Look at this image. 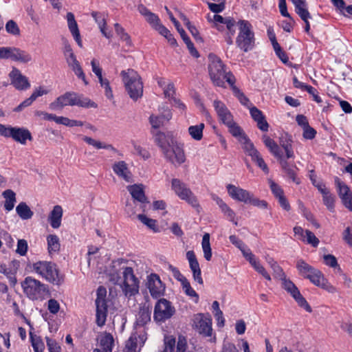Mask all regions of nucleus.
Returning a JSON list of instances; mask_svg holds the SVG:
<instances>
[{"mask_svg": "<svg viewBox=\"0 0 352 352\" xmlns=\"http://www.w3.org/2000/svg\"><path fill=\"white\" fill-rule=\"evenodd\" d=\"M120 74L130 98L133 100L141 98L143 94V84L138 74L133 69H129L126 71H122Z\"/></svg>", "mask_w": 352, "mask_h": 352, "instance_id": "nucleus-5", "label": "nucleus"}, {"mask_svg": "<svg viewBox=\"0 0 352 352\" xmlns=\"http://www.w3.org/2000/svg\"><path fill=\"white\" fill-rule=\"evenodd\" d=\"M208 6L209 9L214 13L221 12L225 9V3L222 1L217 3L208 2Z\"/></svg>", "mask_w": 352, "mask_h": 352, "instance_id": "nucleus-61", "label": "nucleus"}, {"mask_svg": "<svg viewBox=\"0 0 352 352\" xmlns=\"http://www.w3.org/2000/svg\"><path fill=\"white\" fill-rule=\"evenodd\" d=\"M30 340L32 342V347L34 349V352H43L44 350V344L41 339L40 337L36 336H33L32 333H30Z\"/></svg>", "mask_w": 352, "mask_h": 352, "instance_id": "nucleus-46", "label": "nucleus"}, {"mask_svg": "<svg viewBox=\"0 0 352 352\" xmlns=\"http://www.w3.org/2000/svg\"><path fill=\"white\" fill-rule=\"evenodd\" d=\"M63 217V209L60 206H55L51 211L48 220L53 228L57 229L61 225V219Z\"/></svg>", "mask_w": 352, "mask_h": 352, "instance_id": "nucleus-27", "label": "nucleus"}, {"mask_svg": "<svg viewBox=\"0 0 352 352\" xmlns=\"http://www.w3.org/2000/svg\"><path fill=\"white\" fill-rule=\"evenodd\" d=\"M255 156L256 157H252V160L253 162H254L257 166L261 168L265 173H268L269 172V169H268V167L267 166V164H265V162H264L263 157H261V154L259 153V152L255 155Z\"/></svg>", "mask_w": 352, "mask_h": 352, "instance_id": "nucleus-52", "label": "nucleus"}, {"mask_svg": "<svg viewBox=\"0 0 352 352\" xmlns=\"http://www.w3.org/2000/svg\"><path fill=\"white\" fill-rule=\"evenodd\" d=\"M146 287L153 298H159L164 295L165 286L156 274H151L147 276Z\"/></svg>", "mask_w": 352, "mask_h": 352, "instance_id": "nucleus-14", "label": "nucleus"}, {"mask_svg": "<svg viewBox=\"0 0 352 352\" xmlns=\"http://www.w3.org/2000/svg\"><path fill=\"white\" fill-rule=\"evenodd\" d=\"M294 5L295 11L301 18L305 20L307 18H311L310 13L307 10V3L305 0H291Z\"/></svg>", "mask_w": 352, "mask_h": 352, "instance_id": "nucleus-31", "label": "nucleus"}, {"mask_svg": "<svg viewBox=\"0 0 352 352\" xmlns=\"http://www.w3.org/2000/svg\"><path fill=\"white\" fill-rule=\"evenodd\" d=\"M226 125L228 127L230 133L234 137L236 138L239 142L241 141L242 137H247L241 128L237 125L233 120L230 121V124H226Z\"/></svg>", "mask_w": 352, "mask_h": 352, "instance_id": "nucleus-43", "label": "nucleus"}, {"mask_svg": "<svg viewBox=\"0 0 352 352\" xmlns=\"http://www.w3.org/2000/svg\"><path fill=\"white\" fill-rule=\"evenodd\" d=\"M122 263L123 260L113 261L106 267L104 273L111 283L120 285L126 297L131 298L139 293L140 280L133 268L122 266Z\"/></svg>", "mask_w": 352, "mask_h": 352, "instance_id": "nucleus-1", "label": "nucleus"}, {"mask_svg": "<svg viewBox=\"0 0 352 352\" xmlns=\"http://www.w3.org/2000/svg\"><path fill=\"white\" fill-rule=\"evenodd\" d=\"M13 61L19 62L21 63H28L32 60V55L27 51L23 50L18 47H12L10 58Z\"/></svg>", "mask_w": 352, "mask_h": 352, "instance_id": "nucleus-25", "label": "nucleus"}, {"mask_svg": "<svg viewBox=\"0 0 352 352\" xmlns=\"http://www.w3.org/2000/svg\"><path fill=\"white\" fill-rule=\"evenodd\" d=\"M182 285L184 293L191 298H195V301L197 302L199 300V296L197 292L191 287L190 282L187 280L186 282L183 283Z\"/></svg>", "mask_w": 352, "mask_h": 352, "instance_id": "nucleus-49", "label": "nucleus"}, {"mask_svg": "<svg viewBox=\"0 0 352 352\" xmlns=\"http://www.w3.org/2000/svg\"><path fill=\"white\" fill-rule=\"evenodd\" d=\"M186 258L188 261L190 268L192 272L194 280L200 285H203L204 281L201 277V269L195 252L192 250L188 251L186 252Z\"/></svg>", "mask_w": 352, "mask_h": 352, "instance_id": "nucleus-20", "label": "nucleus"}, {"mask_svg": "<svg viewBox=\"0 0 352 352\" xmlns=\"http://www.w3.org/2000/svg\"><path fill=\"white\" fill-rule=\"evenodd\" d=\"M82 140L89 145L92 146L96 149H107L111 151H116L115 148L111 144H105L99 140H95L91 137L85 136Z\"/></svg>", "mask_w": 352, "mask_h": 352, "instance_id": "nucleus-36", "label": "nucleus"}, {"mask_svg": "<svg viewBox=\"0 0 352 352\" xmlns=\"http://www.w3.org/2000/svg\"><path fill=\"white\" fill-rule=\"evenodd\" d=\"M213 107L219 120L225 125L226 124H230V121L233 120V117L226 104L221 100H214L213 101Z\"/></svg>", "mask_w": 352, "mask_h": 352, "instance_id": "nucleus-21", "label": "nucleus"}, {"mask_svg": "<svg viewBox=\"0 0 352 352\" xmlns=\"http://www.w3.org/2000/svg\"><path fill=\"white\" fill-rule=\"evenodd\" d=\"M201 247L204 252V257L208 261L212 258V249L210 243V234L205 233L202 238Z\"/></svg>", "mask_w": 352, "mask_h": 352, "instance_id": "nucleus-39", "label": "nucleus"}, {"mask_svg": "<svg viewBox=\"0 0 352 352\" xmlns=\"http://www.w3.org/2000/svg\"><path fill=\"white\" fill-rule=\"evenodd\" d=\"M11 85H12L17 90H25L30 87V83L28 78L23 76L21 71L13 67L9 74Z\"/></svg>", "mask_w": 352, "mask_h": 352, "instance_id": "nucleus-16", "label": "nucleus"}, {"mask_svg": "<svg viewBox=\"0 0 352 352\" xmlns=\"http://www.w3.org/2000/svg\"><path fill=\"white\" fill-rule=\"evenodd\" d=\"M334 197L329 193V192H323V202L331 211L334 208Z\"/></svg>", "mask_w": 352, "mask_h": 352, "instance_id": "nucleus-50", "label": "nucleus"}, {"mask_svg": "<svg viewBox=\"0 0 352 352\" xmlns=\"http://www.w3.org/2000/svg\"><path fill=\"white\" fill-rule=\"evenodd\" d=\"M305 278H308L312 283L317 286H321L322 287H324V276L321 272L317 269L314 268L311 273L309 274Z\"/></svg>", "mask_w": 352, "mask_h": 352, "instance_id": "nucleus-38", "label": "nucleus"}, {"mask_svg": "<svg viewBox=\"0 0 352 352\" xmlns=\"http://www.w3.org/2000/svg\"><path fill=\"white\" fill-rule=\"evenodd\" d=\"M176 340L173 336H166L164 338V348L161 352H173L175 348Z\"/></svg>", "mask_w": 352, "mask_h": 352, "instance_id": "nucleus-48", "label": "nucleus"}, {"mask_svg": "<svg viewBox=\"0 0 352 352\" xmlns=\"http://www.w3.org/2000/svg\"><path fill=\"white\" fill-rule=\"evenodd\" d=\"M28 243L25 239H19L17 242V248L16 252L21 256L26 254L28 251Z\"/></svg>", "mask_w": 352, "mask_h": 352, "instance_id": "nucleus-59", "label": "nucleus"}, {"mask_svg": "<svg viewBox=\"0 0 352 352\" xmlns=\"http://www.w3.org/2000/svg\"><path fill=\"white\" fill-rule=\"evenodd\" d=\"M154 140L155 142L160 147L162 152L176 141L170 135H166L160 131L156 133L154 136Z\"/></svg>", "mask_w": 352, "mask_h": 352, "instance_id": "nucleus-26", "label": "nucleus"}, {"mask_svg": "<svg viewBox=\"0 0 352 352\" xmlns=\"http://www.w3.org/2000/svg\"><path fill=\"white\" fill-rule=\"evenodd\" d=\"M24 294L31 300L41 299L45 292V285L41 281L31 277H26L21 283Z\"/></svg>", "mask_w": 352, "mask_h": 352, "instance_id": "nucleus-8", "label": "nucleus"}, {"mask_svg": "<svg viewBox=\"0 0 352 352\" xmlns=\"http://www.w3.org/2000/svg\"><path fill=\"white\" fill-rule=\"evenodd\" d=\"M175 311L170 302L165 298H160L155 305L153 318L157 322H164L172 317Z\"/></svg>", "mask_w": 352, "mask_h": 352, "instance_id": "nucleus-10", "label": "nucleus"}, {"mask_svg": "<svg viewBox=\"0 0 352 352\" xmlns=\"http://www.w3.org/2000/svg\"><path fill=\"white\" fill-rule=\"evenodd\" d=\"M271 190L274 195L278 199L284 195L283 189L272 180L269 181Z\"/></svg>", "mask_w": 352, "mask_h": 352, "instance_id": "nucleus-58", "label": "nucleus"}, {"mask_svg": "<svg viewBox=\"0 0 352 352\" xmlns=\"http://www.w3.org/2000/svg\"><path fill=\"white\" fill-rule=\"evenodd\" d=\"M338 195L343 205L349 210H352V191L349 187L340 179H335Z\"/></svg>", "mask_w": 352, "mask_h": 352, "instance_id": "nucleus-17", "label": "nucleus"}, {"mask_svg": "<svg viewBox=\"0 0 352 352\" xmlns=\"http://www.w3.org/2000/svg\"><path fill=\"white\" fill-rule=\"evenodd\" d=\"M296 268L298 271V273L302 276L304 278H306L307 276L311 273L312 270H314V267L309 265L304 260L300 259L296 262Z\"/></svg>", "mask_w": 352, "mask_h": 352, "instance_id": "nucleus-40", "label": "nucleus"}, {"mask_svg": "<svg viewBox=\"0 0 352 352\" xmlns=\"http://www.w3.org/2000/svg\"><path fill=\"white\" fill-rule=\"evenodd\" d=\"M281 285L283 288L290 294L300 307L304 308L308 312H311V307L290 279L287 278L281 283Z\"/></svg>", "mask_w": 352, "mask_h": 352, "instance_id": "nucleus-13", "label": "nucleus"}, {"mask_svg": "<svg viewBox=\"0 0 352 352\" xmlns=\"http://www.w3.org/2000/svg\"><path fill=\"white\" fill-rule=\"evenodd\" d=\"M107 291L106 289L100 286L97 289V298L96 300V323L99 327H102L105 324L107 305L105 300Z\"/></svg>", "mask_w": 352, "mask_h": 352, "instance_id": "nucleus-9", "label": "nucleus"}, {"mask_svg": "<svg viewBox=\"0 0 352 352\" xmlns=\"http://www.w3.org/2000/svg\"><path fill=\"white\" fill-rule=\"evenodd\" d=\"M239 142L243 145V149L247 155L250 156L251 158L256 157L255 155L257 154L258 151L248 137H242Z\"/></svg>", "mask_w": 352, "mask_h": 352, "instance_id": "nucleus-37", "label": "nucleus"}, {"mask_svg": "<svg viewBox=\"0 0 352 352\" xmlns=\"http://www.w3.org/2000/svg\"><path fill=\"white\" fill-rule=\"evenodd\" d=\"M162 153L166 160L175 166L183 164L186 160L182 145L179 144L177 141H175Z\"/></svg>", "mask_w": 352, "mask_h": 352, "instance_id": "nucleus-12", "label": "nucleus"}, {"mask_svg": "<svg viewBox=\"0 0 352 352\" xmlns=\"http://www.w3.org/2000/svg\"><path fill=\"white\" fill-rule=\"evenodd\" d=\"M48 250L50 254L56 252L60 250V243L58 237L55 234H50L47 237Z\"/></svg>", "mask_w": 352, "mask_h": 352, "instance_id": "nucleus-42", "label": "nucleus"}, {"mask_svg": "<svg viewBox=\"0 0 352 352\" xmlns=\"http://www.w3.org/2000/svg\"><path fill=\"white\" fill-rule=\"evenodd\" d=\"M204 124L200 123L197 125L190 126L188 128V133L191 138L195 140H200L203 137Z\"/></svg>", "mask_w": 352, "mask_h": 352, "instance_id": "nucleus-41", "label": "nucleus"}, {"mask_svg": "<svg viewBox=\"0 0 352 352\" xmlns=\"http://www.w3.org/2000/svg\"><path fill=\"white\" fill-rule=\"evenodd\" d=\"M280 160V163L283 170L287 175L296 184L299 183L298 179L296 177V167L293 164H289L287 160L283 159V157Z\"/></svg>", "mask_w": 352, "mask_h": 352, "instance_id": "nucleus-35", "label": "nucleus"}, {"mask_svg": "<svg viewBox=\"0 0 352 352\" xmlns=\"http://www.w3.org/2000/svg\"><path fill=\"white\" fill-rule=\"evenodd\" d=\"M165 8L168 12V15H169L170 21L174 23L177 30L178 31V32L179 33L183 41L186 43L190 54L196 58L199 57V52L194 47L193 43L191 42L190 39L186 34L184 30L182 28H181L179 23L173 16V14L168 11L167 7H166Z\"/></svg>", "mask_w": 352, "mask_h": 352, "instance_id": "nucleus-19", "label": "nucleus"}, {"mask_svg": "<svg viewBox=\"0 0 352 352\" xmlns=\"http://www.w3.org/2000/svg\"><path fill=\"white\" fill-rule=\"evenodd\" d=\"M231 87L232 88L234 96L239 100L240 102L243 105H247L249 102L248 98L243 94V92L241 91L239 88L234 86V84Z\"/></svg>", "mask_w": 352, "mask_h": 352, "instance_id": "nucleus-56", "label": "nucleus"}, {"mask_svg": "<svg viewBox=\"0 0 352 352\" xmlns=\"http://www.w3.org/2000/svg\"><path fill=\"white\" fill-rule=\"evenodd\" d=\"M226 189L229 196L234 200L248 204L252 193L239 186L233 184H228Z\"/></svg>", "mask_w": 352, "mask_h": 352, "instance_id": "nucleus-18", "label": "nucleus"}, {"mask_svg": "<svg viewBox=\"0 0 352 352\" xmlns=\"http://www.w3.org/2000/svg\"><path fill=\"white\" fill-rule=\"evenodd\" d=\"M6 29L8 33L12 34L14 35H17L19 34V29L16 23L12 21H9L6 25Z\"/></svg>", "mask_w": 352, "mask_h": 352, "instance_id": "nucleus-62", "label": "nucleus"}, {"mask_svg": "<svg viewBox=\"0 0 352 352\" xmlns=\"http://www.w3.org/2000/svg\"><path fill=\"white\" fill-rule=\"evenodd\" d=\"M16 212L23 220H28L32 217L34 212L25 202H21L16 207Z\"/></svg>", "mask_w": 352, "mask_h": 352, "instance_id": "nucleus-34", "label": "nucleus"}, {"mask_svg": "<svg viewBox=\"0 0 352 352\" xmlns=\"http://www.w3.org/2000/svg\"><path fill=\"white\" fill-rule=\"evenodd\" d=\"M127 190L132 197L141 203L146 202V197L144 192L143 185L134 184L127 186Z\"/></svg>", "mask_w": 352, "mask_h": 352, "instance_id": "nucleus-29", "label": "nucleus"}, {"mask_svg": "<svg viewBox=\"0 0 352 352\" xmlns=\"http://www.w3.org/2000/svg\"><path fill=\"white\" fill-rule=\"evenodd\" d=\"M272 269L275 278L280 280L281 283L287 279V276L282 267H280L276 262L272 263Z\"/></svg>", "mask_w": 352, "mask_h": 352, "instance_id": "nucleus-45", "label": "nucleus"}, {"mask_svg": "<svg viewBox=\"0 0 352 352\" xmlns=\"http://www.w3.org/2000/svg\"><path fill=\"white\" fill-rule=\"evenodd\" d=\"M209 60L208 72L214 85L223 87L226 80L230 86H232L235 82V78L232 73L226 72L225 66L221 59L214 55H210Z\"/></svg>", "mask_w": 352, "mask_h": 352, "instance_id": "nucleus-3", "label": "nucleus"}, {"mask_svg": "<svg viewBox=\"0 0 352 352\" xmlns=\"http://www.w3.org/2000/svg\"><path fill=\"white\" fill-rule=\"evenodd\" d=\"M114 340L111 334L105 333L99 338L101 352H112Z\"/></svg>", "mask_w": 352, "mask_h": 352, "instance_id": "nucleus-32", "label": "nucleus"}, {"mask_svg": "<svg viewBox=\"0 0 352 352\" xmlns=\"http://www.w3.org/2000/svg\"><path fill=\"white\" fill-rule=\"evenodd\" d=\"M192 327L201 335L208 337L212 335V319L210 316L204 314L194 315Z\"/></svg>", "mask_w": 352, "mask_h": 352, "instance_id": "nucleus-11", "label": "nucleus"}, {"mask_svg": "<svg viewBox=\"0 0 352 352\" xmlns=\"http://www.w3.org/2000/svg\"><path fill=\"white\" fill-rule=\"evenodd\" d=\"M124 352H138V339L135 336H131L126 342Z\"/></svg>", "mask_w": 352, "mask_h": 352, "instance_id": "nucleus-47", "label": "nucleus"}, {"mask_svg": "<svg viewBox=\"0 0 352 352\" xmlns=\"http://www.w3.org/2000/svg\"><path fill=\"white\" fill-rule=\"evenodd\" d=\"M151 311L148 306L144 305L140 307L138 314L136 316V324L139 326H144L151 321Z\"/></svg>", "mask_w": 352, "mask_h": 352, "instance_id": "nucleus-28", "label": "nucleus"}, {"mask_svg": "<svg viewBox=\"0 0 352 352\" xmlns=\"http://www.w3.org/2000/svg\"><path fill=\"white\" fill-rule=\"evenodd\" d=\"M32 270L41 277L55 285H60L64 282V276L59 273L54 263L38 261L32 265Z\"/></svg>", "mask_w": 352, "mask_h": 352, "instance_id": "nucleus-4", "label": "nucleus"}, {"mask_svg": "<svg viewBox=\"0 0 352 352\" xmlns=\"http://www.w3.org/2000/svg\"><path fill=\"white\" fill-rule=\"evenodd\" d=\"M305 241L308 244H311L314 247H317L319 244L318 239L314 235V234L309 230H305Z\"/></svg>", "mask_w": 352, "mask_h": 352, "instance_id": "nucleus-53", "label": "nucleus"}, {"mask_svg": "<svg viewBox=\"0 0 352 352\" xmlns=\"http://www.w3.org/2000/svg\"><path fill=\"white\" fill-rule=\"evenodd\" d=\"M138 218L143 224L146 225L148 228H149L154 232L158 231L155 220L148 218L144 214H138Z\"/></svg>", "mask_w": 352, "mask_h": 352, "instance_id": "nucleus-44", "label": "nucleus"}, {"mask_svg": "<svg viewBox=\"0 0 352 352\" xmlns=\"http://www.w3.org/2000/svg\"><path fill=\"white\" fill-rule=\"evenodd\" d=\"M11 138L21 144H25L27 140H32L30 131L23 127H14Z\"/></svg>", "mask_w": 352, "mask_h": 352, "instance_id": "nucleus-24", "label": "nucleus"}, {"mask_svg": "<svg viewBox=\"0 0 352 352\" xmlns=\"http://www.w3.org/2000/svg\"><path fill=\"white\" fill-rule=\"evenodd\" d=\"M112 169L117 176L126 182H132V174L124 161L115 162L112 166Z\"/></svg>", "mask_w": 352, "mask_h": 352, "instance_id": "nucleus-22", "label": "nucleus"}, {"mask_svg": "<svg viewBox=\"0 0 352 352\" xmlns=\"http://www.w3.org/2000/svg\"><path fill=\"white\" fill-rule=\"evenodd\" d=\"M238 25L239 32L236 40L237 46L245 52L252 50L254 46L255 38L251 24L242 20L238 22Z\"/></svg>", "mask_w": 352, "mask_h": 352, "instance_id": "nucleus-6", "label": "nucleus"}, {"mask_svg": "<svg viewBox=\"0 0 352 352\" xmlns=\"http://www.w3.org/2000/svg\"><path fill=\"white\" fill-rule=\"evenodd\" d=\"M170 102L174 107L177 108L179 111L181 113H183L186 111V106L179 99L177 98H173V100H171Z\"/></svg>", "mask_w": 352, "mask_h": 352, "instance_id": "nucleus-63", "label": "nucleus"}, {"mask_svg": "<svg viewBox=\"0 0 352 352\" xmlns=\"http://www.w3.org/2000/svg\"><path fill=\"white\" fill-rule=\"evenodd\" d=\"M293 84L296 88L300 89L302 90H305L308 93H311V91H313V87L299 81L296 77H294Z\"/></svg>", "mask_w": 352, "mask_h": 352, "instance_id": "nucleus-60", "label": "nucleus"}, {"mask_svg": "<svg viewBox=\"0 0 352 352\" xmlns=\"http://www.w3.org/2000/svg\"><path fill=\"white\" fill-rule=\"evenodd\" d=\"M67 21L69 30L72 33L74 38L76 41L78 45L80 47H82V43L80 38V32L78 30V24L75 20V17L73 13L67 12Z\"/></svg>", "mask_w": 352, "mask_h": 352, "instance_id": "nucleus-23", "label": "nucleus"}, {"mask_svg": "<svg viewBox=\"0 0 352 352\" xmlns=\"http://www.w3.org/2000/svg\"><path fill=\"white\" fill-rule=\"evenodd\" d=\"M3 197L5 199L4 208L6 211H11L15 205L16 201V193L10 189L6 190L2 193Z\"/></svg>", "mask_w": 352, "mask_h": 352, "instance_id": "nucleus-33", "label": "nucleus"}, {"mask_svg": "<svg viewBox=\"0 0 352 352\" xmlns=\"http://www.w3.org/2000/svg\"><path fill=\"white\" fill-rule=\"evenodd\" d=\"M211 197L212 200L215 201L217 205H218V206L219 207V208L221 209V212L223 214L227 212V211L230 209V208L223 201V199H221L217 195L212 194Z\"/></svg>", "mask_w": 352, "mask_h": 352, "instance_id": "nucleus-57", "label": "nucleus"}, {"mask_svg": "<svg viewBox=\"0 0 352 352\" xmlns=\"http://www.w3.org/2000/svg\"><path fill=\"white\" fill-rule=\"evenodd\" d=\"M171 188L182 200L186 201L195 208L198 209L199 204L196 196L187 185L179 179H173L171 181Z\"/></svg>", "mask_w": 352, "mask_h": 352, "instance_id": "nucleus-7", "label": "nucleus"}, {"mask_svg": "<svg viewBox=\"0 0 352 352\" xmlns=\"http://www.w3.org/2000/svg\"><path fill=\"white\" fill-rule=\"evenodd\" d=\"M66 106H78L85 108L96 107V103L91 101L88 98L83 97L82 95L74 91H67L51 102L50 109L53 111H58L63 109Z\"/></svg>", "mask_w": 352, "mask_h": 352, "instance_id": "nucleus-2", "label": "nucleus"}, {"mask_svg": "<svg viewBox=\"0 0 352 352\" xmlns=\"http://www.w3.org/2000/svg\"><path fill=\"white\" fill-rule=\"evenodd\" d=\"M343 240L351 247H352V230L347 227L342 233Z\"/></svg>", "mask_w": 352, "mask_h": 352, "instance_id": "nucleus-64", "label": "nucleus"}, {"mask_svg": "<svg viewBox=\"0 0 352 352\" xmlns=\"http://www.w3.org/2000/svg\"><path fill=\"white\" fill-rule=\"evenodd\" d=\"M47 346L50 352H60L61 348L58 342L49 337H46Z\"/></svg>", "mask_w": 352, "mask_h": 352, "instance_id": "nucleus-55", "label": "nucleus"}, {"mask_svg": "<svg viewBox=\"0 0 352 352\" xmlns=\"http://www.w3.org/2000/svg\"><path fill=\"white\" fill-rule=\"evenodd\" d=\"M91 16L94 19L95 21L98 23L100 30L102 35L105 36L107 38H110L112 37V33L111 31L107 32L106 30V19L104 14L93 12L91 13Z\"/></svg>", "mask_w": 352, "mask_h": 352, "instance_id": "nucleus-30", "label": "nucleus"}, {"mask_svg": "<svg viewBox=\"0 0 352 352\" xmlns=\"http://www.w3.org/2000/svg\"><path fill=\"white\" fill-rule=\"evenodd\" d=\"M138 10L139 12L145 17L146 21L153 29L160 34L166 33V27L160 23V19L157 15L151 12L147 8L142 4L138 6Z\"/></svg>", "mask_w": 352, "mask_h": 352, "instance_id": "nucleus-15", "label": "nucleus"}, {"mask_svg": "<svg viewBox=\"0 0 352 352\" xmlns=\"http://www.w3.org/2000/svg\"><path fill=\"white\" fill-rule=\"evenodd\" d=\"M149 122L153 128L158 129L162 126L166 121L162 118L161 115L155 116L152 114L149 118Z\"/></svg>", "mask_w": 352, "mask_h": 352, "instance_id": "nucleus-51", "label": "nucleus"}, {"mask_svg": "<svg viewBox=\"0 0 352 352\" xmlns=\"http://www.w3.org/2000/svg\"><path fill=\"white\" fill-rule=\"evenodd\" d=\"M250 204H252L254 206H256L261 209H265L267 208L268 204L265 200H261L254 196L252 194L248 203Z\"/></svg>", "mask_w": 352, "mask_h": 352, "instance_id": "nucleus-54", "label": "nucleus"}]
</instances>
